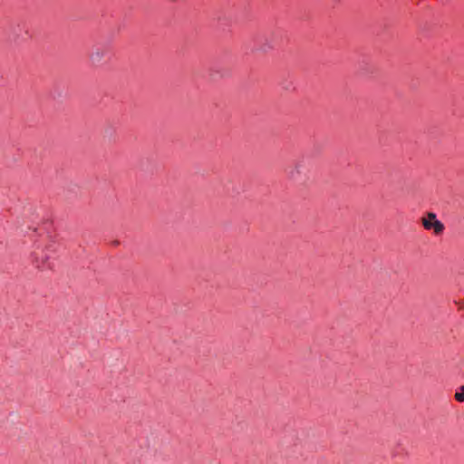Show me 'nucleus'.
I'll return each instance as SVG.
<instances>
[{"label":"nucleus","instance_id":"f257e3e1","mask_svg":"<svg viewBox=\"0 0 464 464\" xmlns=\"http://www.w3.org/2000/svg\"><path fill=\"white\" fill-rule=\"evenodd\" d=\"M422 225L428 230L432 229L437 235L444 230V225L436 218V215L432 212L428 213L427 218H422Z\"/></svg>","mask_w":464,"mask_h":464},{"label":"nucleus","instance_id":"f03ea898","mask_svg":"<svg viewBox=\"0 0 464 464\" xmlns=\"http://www.w3.org/2000/svg\"><path fill=\"white\" fill-rule=\"evenodd\" d=\"M48 260L49 256L44 250L34 251L32 254V263L39 270H46L52 268V266Z\"/></svg>","mask_w":464,"mask_h":464},{"label":"nucleus","instance_id":"7ed1b4c3","mask_svg":"<svg viewBox=\"0 0 464 464\" xmlns=\"http://www.w3.org/2000/svg\"><path fill=\"white\" fill-rule=\"evenodd\" d=\"M301 169H302L301 164H299V163L295 164V166L292 169L288 170V177L291 179H295L297 178V176L300 174Z\"/></svg>","mask_w":464,"mask_h":464},{"label":"nucleus","instance_id":"20e7f679","mask_svg":"<svg viewBox=\"0 0 464 464\" xmlns=\"http://www.w3.org/2000/svg\"><path fill=\"white\" fill-rule=\"evenodd\" d=\"M454 399L458 401V402H464V384L459 386L456 392H455V394H454Z\"/></svg>","mask_w":464,"mask_h":464},{"label":"nucleus","instance_id":"39448f33","mask_svg":"<svg viewBox=\"0 0 464 464\" xmlns=\"http://www.w3.org/2000/svg\"><path fill=\"white\" fill-rule=\"evenodd\" d=\"M110 130V128H107V129L105 130V134H107V133H108V130Z\"/></svg>","mask_w":464,"mask_h":464}]
</instances>
